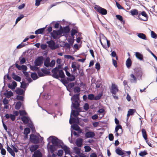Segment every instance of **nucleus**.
Returning <instances> with one entry per match:
<instances>
[{
    "label": "nucleus",
    "instance_id": "1",
    "mask_svg": "<svg viewBox=\"0 0 157 157\" xmlns=\"http://www.w3.org/2000/svg\"><path fill=\"white\" fill-rule=\"evenodd\" d=\"M29 85V83H26L25 79H22V82H20V107L24 108L23 101L24 100V96L26 88Z\"/></svg>",
    "mask_w": 157,
    "mask_h": 157
},
{
    "label": "nucleus",
    "instance_id": "2",
    "mask_svg": "<svg viewBox=\"0 0 157 157\" xmlns=\"http://www.w3.org/2000/svg\"><path fill=\"white\" fill-rule=\"evenodd\" d=\"M52 144L51 145H50L48 146V148H47L48 150L49 149L51 153L54 152L57 149V147L59 148V147H61L62 144H63V143L61 140H59L58 141L56 140L53 139L52 140ZM49 152V151H48Z\"/></svg>",
    "mask_w": 157,
    "mask_h": 157
},
{
    "label": "nucleus",
    "instance_id": "3",
    "mask_svg": "<svg viewBox=\"0 0 157 157\" xmlns=\"http://www.w3.org/2000/svg\"><path fill=\"white\" fill-rule=\"evenodd\" d=\"M148 16L146 13L144 11H143L139 12L138 18H137L140 21H146L148 20Z\"/></svg>",
    "mask_w": 157,
    "mask_h": 157
},
{
    "label": "nucleus",
    "instance_id": "4",
    "mask_svg": "<svg viewBox=\"0 0 157 157\" xmlns=\"http://www.w3.org/2000/svg\"><path fill=\"white\" fill-rule=\"evenodd\" d=\"M29 141L34 144H37L40 142L39 137L35 134H31L29 135Z\"/></svg>",
    "mask_w": 157,
    "mask_h": 157
},
{
    "label": "nucleus",
    "instance_id": "5",
    "mask_svg": "<svg viewBox=\"0 0 157 157\" xmlns=\"http://www.w3.org/2000/svg\"><path fill=\"white\" fill-rule=\"evenodd\" d=\"M94 9L102 15H105L107 13V11L106 9L102 8L99 6L96 5L94 7Z\"/></svg>",
    "mask_w": 157,
    "mask_h": 157
},
{
    "label": "nucleus",
    "instance_id": "6",
    "mask_svg": "<svg viewBox=\"0 0 157 157\" xmlns=\"http://www.w3.org/2000/svg\"><path fill=\"white\" fill-rule=\"evenodd\" d=\"M45 59L42 56H38L34 61L35 65L38 66L41 65L43 63Z\"/></svg>",
    "mask_w": 157,
    "mask_h": 157
},
{
    "label": "nucleus",
    "instance_id": "7",
    "mask_svg": "<svg viewBox=\"0 0 157 157\" xmlns=\"http://www.w3.org/2000/svg\"><path fill=\"white\" fill-rule=\"evenodd\" d=\"M46 26V27H43L42 28L39 29H38L36 30L35 32V33L36 35H38L39 34H43L45 36H47V35H45V30L46 29V26Z\"/></svg>",
    "mask_w": 157,
    "mask_h": 157
},
{
    "label": "nucleus",
    "instance_id": "8",
    "mask_svg": "<svg viewBox=\"0 0 157 157\" xmlns=\"http://www.w3.org/2000/svg\"><path fill=\"white\" fill-rule=\"evenodd\" d=\"M95 136V134L94 132L90 131L86 132L85 134V137L86 138H92L95 139L94 136Z\"/></svg>",
    "mask_w": 157,
    "mask_h": 157
},
{
    "label": "nucleus",
    "instance_id": "9",
    "mask_svg": "<svg viewBox=\"0 0 157 157\" xmlns=\"http://www.w3.org/2000/svg\"><path fill=\"white\" fill-rule=\"evenodd\" d=\"M134 71L135 72V75L137 78L138 79H141L143 74L142 71L139 69L137 68L134 69Z\"/></svg>",
    "mask_w": 157,
    "mask_h": 157
},
{
    "label": "nucleus",
    "instance_id": "10",
    "mask_svg": "<svg viewBox=\"0 0 157 157\" xmlns=\"http://www.w3.org/2000/svg\"><path fill=\"white\" fill-rule=\"evenodd\" d=\"M53 139L56 140L57 141H58L60 140L55 136H50L47 139V141L48 142V143L47 145V148H48V146L50 145V144L51 143H52V140Z\"/></svg>",
    "mask_w": 157,
    "mask_h": 157
},
{
    "label": "nucleus",
    "instance_id": "11",
    "mask_svg": "<svg viewBox=\"0 0 157 157\" xmlns=\"http://www.w3.org/2000/svg\"><path fill=\"white\" fill-rule=\"evenodd\" d=\"M118 91L117 86L115 84H112L111 87V90L110 92L113 94H116V93Z\"/></svg>",
    "mask_w": 157,
    "mask_h": 157
},
{
    "label": "nucleus",
    "instance_id": "12",
    "mask_svg": "<svg viewBox=\"0 0 157 157\" xmlns=\"http://www.w3.org/2000/svg\"><path fill=\"white\" fill-rule=\"evenodd\" d=\"M79 96L80 93L74 94L71 98V101H79L80 99Z\"/></svg>",
    "mask_w": 157,
    "mask_h": 157
},
{
    "label": "nucleus",
    "instance_id": "13",
    "mask_svg": "<svg viewBox=\"0 0 157 157\" xmlns=\"http://www.w3.org/2000/svg\"><path fill=\"white\" fill-rule=\"evenodd\" d=\"M50 34L51 36L55 39H59L60 37V36H59L58 35L57 32L56 30H53L52 32L50 33Z\"/></svg>",
    "mask_w": 157,
    "mask_h": 157
},
{
    "label": "nucleus",
    "instance_id": "14",
    "mask_svg": "<svg viewBox=\"0 0 157 157\" xmlns=\"http://www.w3.org/2000/svg\"><path fill=\"white\" fill-rule=\"evenodd\" d=\"M62 144L61 147H59V148H62L64 151L65 154H70V148L68 147L65 145L63 146Z\"/></svg>",
    "mask_w": 157,
    "mask_h": 157
},
{
    "label": "nucleus",
    "instance_id": "15",
    "mask_svg": "<svg viewBox=\"0 0 157 157\" xmlns=\"http://www.w3.org/2000/svg\"><path fill=\"white\" fill-rule=\"evenodd\" d=\"M55 42L54 40H48L46 41L47 44H48V47L53 50L54 45H55Z\"/></svg>",
    "mask_w": 157,
    "mask_h": 157
},
{
    "label": "nucleus",
    "instance_id": "16",
    "mask_svg": "<svg viewBox=\"0 0 157 157\" xmlns=\"http://www.w3.org/2000/svg\"><path fill=\"white\" fill-rule=\"evenodd\" d=\"M79 101H71V109H76L77 107L80 106Z\"/></svg>",
    "mask_w": 157,
    "mask_h": 157
},
{
    "label": "nucleus",
    "instance_id": "17",
    "mask_svg": "<svg viewBox=\"0 0 157 157\" xmlns=\"http://www.w3.org/2000/svg\"><path fill=\"white\" fill-rule=\"evenodd\" d=\"M19 63L18 61H17L15 63V66L14 64H13L12 66L10 67L8 69V73H9L10 71V70H13L15 68V67L17 68L18 70H20V65L18 64V63Z\"/></svg>",
    "mask_w": 157,
    "mask_h": 157
},
{
    "label": "nucleus",
    "instance_id": "18",
    "mask_svg": "<svg viewBox=\"0 0 157 157\" xmlns=\"http://www.w3.org/2000/svg\"><path fill=\"white\" fill-rule=\"evenodd\" d=\"M11 138L12 140L14 143V144H15L16 146L17 147V144H19V142L17 140V134L14 133L13 135V136H12V137H11Z\"/></svg>",
    "mask_w": 157,
    "mask_h": 157
},
{
    "label": "nucleus",
    "instance_id": "19",
    "mask_svg": "<svg viewBox=\"0 0 157 157\" xmlns=\"http://www.w3.org/2000/svg\"><path fill=\"white\" fill-rule=\"evenodd\" d=\"M78 31V28L76 26L73 27L71 29L70 33L71 35H75Z\"/></svg>",
    "mask_w": 157,
    "mask_h": 157
},
{
    "label": "nucleus",
    "instance_id": "20",
    "mask_svg": "<svg viewBox=\"0 0 157 157\" xmlns=\"http://www.w3.org/2000/svg\"><path fill=\"white\" fill-rule=\"evenodd\" d=\"M39 145L36 144L32 145L29 147V150L31 152H33L36 151V150L38 148Z\"/></svg>",
    "mask_w": 157,
    "mask_h": 157
},
{
    "label": "nucleus",
    "instance_id": "21",
    "mask_svg": "<svg viewBox=\"0 0 157 157\" xmlns=\"http://www.w3.org/2000/svg\"><path fill=\"white\" fill-rule=\"evenodd\" d=\"M21 119L24 124L28 123L29 121L31 120L28 116H22Z\"/></svg>",
    "mask_w": 157,
    "mask_h": 157
},
{
    "label": "nucleus",
    "instance_id": "22",
    "mask_svg": "<svg viewBox=\"0 0 157 157\" xmlns=\"http://www.w3.org/2000/svg\"><path fill=\"white\" fill-rule=\"evenodd\" d=\"M7 151L10 154V155L13 156V157H15V154L14 153V151L13 150V149L10 147L7 144Z\"/></svg>",
    "mask_w": 157,
    "mask_h": 157
},
{
    "label": "nucleus",
    "instance_id": "23",
    "mask_svg": "<svg viewBox=\"0 0 157 157\" xmlns=\"http://www.w3.org/2000/svg\"><path fill=\"white\" fill-rule=\"evenodd\" d=\"M6 92L3 93V95L6 96V98H9L13 95V93L11 91H8L7 90H6Z\"/></svg>",
    "mask_w": 157,
    "mask_h": 157
},
{
    "label": "nucleus",
    "instance_id": "24",
    "mask_svg": "<svg viewBox=\"0 0 157 157\" xmlns=\"http://www.w3.org/2000/svg\"><path fill=\"white\" fill-rule=\"evenodd\" d=\"M78 119H79L78 117H71V116H70V118L69 120V122L71 124H72L74 123H77Z\"/></svg>",
    "mask_w": 157,
    "mask_h": 157
},
{
    "label": "nucleus",
    "instance_id": "25",
    "mask_svg": "<svg viewBox=\"0 0 157 157\" xmlns=\"http://www.w3.org/2000/svg\"><path fill=\"white\" fill-rule=\"evenodd\" d=\"M33 157H42V155L40 150L35 151L33 155Z\"/></svg>",
    "mask_w": 157,
    "mask_h": 157
},
{
    "label": "nucleus",
    "instance_id": "26",
    "mask_svg": "<svg viewBox=\"0 0 157 157\" xmlns=\"http://www.w3.org/2000/svg\"><path fill=\"white\" fill-rule=\"evenodd\" d=\"M83 139L81 138H79L76 140V145L79 147H81L82 144Z\"/></svg>",
    "mask_w": 157,
    "mask_h": 157
},
{
    "label": "nucleus",
    "instance_id": "27",
    "mask_svg": "<svg viewBox=\"0 0 157 157\" xmlns=\"http://www.w3.org/2000/svg\"><path fill=\"white\" fill-rule=\"evenodd\" d=\"M136 35L140 39L144 40H147V38L146 35L142 33H137Z\"/></svg>",
    "mask_w": 157,
    "mask_h": 157
},
{
    "label": "nucleus",
    "instance_id": "28",
    "mask_svg": "<svg viewBox=\"0 0 157 157\" xmlns=\"http://www.w3.org/2000/svg\"><path fill=\"white\" fill-rule=\"evenodd\" d=\"M130 76L131 77V78L130 79V82L132 83H136L137 80L134 75L131 74Z\"/></svg>",
    "mask_w": 157,
    "mask_h": 157
},
{
    "label": "nucleus",
    "instance_id": "29",
    "mask_svg": "<svg viewBox=\"0 0 157 157\" xmlns=\"http://www.w3.org/2000/svg\"><path fill=\"white\" fill-rule=\"evenodd\" d=\"M135 56L136 58L140 60H144L143 55L140 52H135Z\"/></svg>",
    "mask_w": 157,
    "mask_h": 157
},
{
    "label": "nucleus",
    "instance_id": "30",
    "mask_svg": "<svg viewBox=\"0 0 157 157\" xmlns=\"http://www.w3.org/2000/svg\"><path fill=\"white\" fill-rule=\"evenodd\" d=\"M50 59L49 57H47L44 61V65L46 67H48L50 66Z\"/></svg>",
    "mask_w": 157,
    "mask_h": 157
},
{
    "label": "nucleus",
    "instance_id": "31",
    "mask_svg": "<svg viewBox=\"0 0 157 157\" xmlns=\"http://www.w3.org/2000/svg\"><path fill=\"white\" fill-rule=\"evenodd\" d=\"M12 78L15 81L18 82H20V76L16 75L15 72H13L12 74Z\"/></svg>",
    "mask_w": 157,
    "mask_h": 157
},
{
    "label": "nucleus",
    "instance_id": "32",
    "mask_svg": "<svg viewBox=\"0 0 157 157\" xmlns=\"http://www.w3.org/2000/svg\"><path fill=\"white\" fill-rule=\"evenodd\" d=\"M116 153L119 155H122L124 153L122 152V150L120 148H117L115 150Z\"/></svg>",
    "mask_w": 157,
    "mask_h": 157
},
{
    "label": "nucleus",
    "instance_id": "33",
    "mask_svg": "<svg viewBox=\"0 0 157 157\" xmlns=\"http://www.w3.org/2000/svg\"><path fill=\"white\" fill-rule=\"evenodd\" d=\"M63 43L64 44L63 45L60 44V47H66V49H70L71 48V45L70 44L67 42L65 43L64 41H63Z\"/></svg>",
    "mask_w": 157,
    "mask_h": 157
},
{
    "label": "nucleus",
    "instance_id": "34",
    "mask_svg": "<svg viewBox=\"0 0 157 157\" xmlns=\"http://www.w3.org/2000/svg\"><path fill=\"white\" fill-rule=\"evenodd\" d=\"M132 64V62L131 59L129 58L126 61V66L128 68H129L131 66Z\"/></svg>",
    "mask_w": 157,
    "mask_h": 157
},
{
    "label": "nucleus",
    "instance_id": "35",
    "mask_svg": "<svg viewBox=\"0 0 157 157\" xmlns=\"http://www.w3.org/2000/svg\"><path fill=\"white\" fill-rule=\"evenodd\" d=\"M63 30V33L65 34H67L70 31V28L69 25H67L65 27H64Z\"/></svg>",
    "mask_w": 157,
    "mask_h": 157
},
{
    "label": "nucleus",
    "instance_id": "36",
    "mask_svg": "<svg viewBox=\"0 0 157 157\" xmlns=\"http://www.w3.org/2000/svg\"><path fill=\"white\" fill-rule=\"evenodd\" d=\"M130 13L133 16H134L135 15H138V16L139 13L138 10L136 9H134L131 10L130 11Z\"/></svg>",
    "mask_w": 157,
    "mask_h": 157
},
{
    "label": "nucleus",
    "instance_id": "37",
    "mask_svg": "<svg viewBox=\"0 0 157 157\" xmlns=\"http://www.w3.org/2000/svg\"><path fill=\"white\" fill-rule=\"evenodd\" d=\"M21 108V109H20V116H25L28 115L27 113L25 110L24 106V108L23 109L22 107H20V109Z\"/></svg>",
    "mask_w": 157,
    "mask_h": 157
},
{
    "label": "nucleus",
    "instance_id": "38",
    "mask_svg": "<svg viewBox=\"0 0 157 157\" xmlns=\"http://www.w3.org/2000/svg\"><path fill=\"white\" fill-rule=\"evenodd\" d=\"M31 77L33 80H35L38 78V77L35 72H32L31 74Z\"/></svg>",
    "mask_w": 157,
    "mask_h": 157
},
{
    "label": "nucleus",
    "instance_id": "39",
    "mask_svg": "<svg viewBox=\"0 0 157 157\" xmlns=\"http://www.w3.org/2000/svg\"><path fill=\"white\" fill-rule=\"evenodd\" d=\"M71 67L73 69L72 70L71 69L72 71L75 72L77 70L76 68V62H73L71 64Z\"/></svg>",
    "mask_w": 157,
    "mask_h": 157
},
{
    "label": "nucleus",
    "instance_id": "40",
    "mask_svg": "<svg viewBox=\"0 0 157 157\" xmlns=\"http://www.w3.org/2000/svg\"><path fill=\"white\" fill-rule=\"evenodd\" d=\"M141 132L142 136L144 139L145 140L147 139V135L145 130L144 128H143L141 130Z\"/></svg>",
    "mask_w": 157,
    "mask_h": 157
},
{
    "label": "nucleus",
    "instance_id": "41",
    "mask_svg": "<svg viewBox=\"0 0 157 157\" xmlns=\"http://www.w3.org/2000/svg\"><path fill=\"white\" fill-rule=\"evenodd\" d=\"M59 77L61 78H65V76L63 70H60L59 71Z\"/></svg>",
    "mask_w": 157,
    "mask_h": 157
},
{
    "label": "nucleus",
    "instance_id": "42",
    "mask_svg": "<svg viewBox=\"0 0 157 157\" xmlns=\"http://www.w3.org/2000/svg\"><path fill=\"white\" fill-rule=\"evenodd\" d=\"M119 129H121V133H122L123 132V129H122V128L121 125L120 124H118V125H117L116 126L115 128V130L114 132H118V131Z\"/></svg>",
    "mask_w": 157,
    "mask_h": 157
},
{
    "label": "nucleus",
    "instance_id": "43",
    "mask_svg": "<svg viewBox=\"0 0 157 157\" xmlns=\"http://www.w3.org/2000/svg\"><path fill=\"white\" fill-rule=\"evenodd\" d=\"M71 127L75 131H78V130L80 128V127L76 124H74L71 125Z\"/></svg>",
    "mask_w": 157,
    "mask_h": 157
},
{
    "label": "nucleus",
    "instance_id": "44",
    "mask_svg": "<svg viewBox=\"0 0 157 157\" xmlns=\"http://www.w3.org/2000/svg\"><path fill=\"white\" fill-rule=\"evenodd\" d=\"M103 95V92H101V93H99L96 96H94V100H98L100 99L101 97Z\"/></svg>",
    "mask_w": 157,
    "mask_h": 157
},
{
    "label": "nucleus",
    "instance_id": "45",
    "mask_svg": "<svg viewBox=\"0 0 157 157\" xmlns=\"http://www.w3.org/2000/svg\"><path fill=\"white\" fill-rule=\"evenodd\" d=\"M78 120L77 123L81 126H84V124L82 121V119L79 118V119H78Z\"/></svg>",
    "mask_w": 157,
    "mask_h": 157
},
{
    "label": "nucleus",
    "instance_id": "46",
    "mask_svg": "<svg viewBox=\"0 0 157 157\" xmlns=\"http://www.w3.org/2000/svg\"><path fill=\"white\" fill-rule=\"evenodd\" d=\"M116 16L117 19L119 20L121 22H123V23H125V21L123 20V17L121 15H117Z\"/></svg>",
    "mask_w": 157,
    "mask_h": 157
},
{
    "label": "nucleus",
    "instance_id": "47",
    "mask_svg": "<svg viewBox=\"0 0 157 157\" xmlns=\"http://www.w3.org/2000/svg\"><path fill=\"white\" fill-rule=\"evenodd\" d=\"M74 150L75 151V153L78 155L80 152L81 149L77 147H74Z\"/></svg>",
    "mask_w": 157,
    "mask_h": 157
},
{
    "label": "nucleus",
    "instance_id": "48",
    "mask_svg": "<svg viewBox=\"0 0 157 157\" xmlns=\"http://www.w3.org/2000/svg\"><path fill=\"white\" fill-rule=\"evenodd\" d=\"M30 132V129L28 127H26L24 128V134H28Z\"/></svg>",
    "mask_w": 157,
    "mask_h": 157
},
{
    "label": "nucleus",
    "instance_id": "49",
    "mask_svg": "<svg viewBox=\"0 0 157 157\" xmlns=\"http://www.w3.org/2000/svg\"><path fill=\"white\" fill-rule=\"evenodd\" d=\"M148 153H147V151L146 150H144L143 151H140L139 154L140 156L141 157H144V156L146 155Z\"/></svg>",
    "mask_w": 157,
    "mask_h": 157
},
{
    "label": "nucleus",
    "instance_id": "50",
    "mask_svg": "<svg viewBox=\"0 0 157 157\" xmlns=\"http://www.w3.org/2000/svg\"><path fill=\"white\" fill-rule=\"evenodd\" d=\"M136 112V111L135 109H130L128 111V113L130 115H134V113Z\"/></svg>",
    "mask_w": 157,
    "mask_h": 157
},
{
    "label": "nucleus",
    "instance_id": "51",
    "mask_svg": "<svg viewBox=\"0 0 157 157\" xmlns=\"http://www.w3.org/2000/svg\"><path fill=\"white\" fill-rule=\"evenodd\" d=\"M74 93H78L81 91V89L79 87L75 86L73 88Z\"/></svg>",
    "mask_w": 157,
    "mask_h": 157
},
{
    "label": "nucleus",
    "instance_id": "52",
    "mask_svg": "<svg viewBox=\"0 0 157 157\" xmlns=\"http://www.w3.org/2000/svg\"><path fill=\"white\" fill-rule=\"evenodd\" d=\"M85 149V151L86 152H89L91 150L90 147L88 145H86L84 147Z\"/></svg>",
    "mask_w": 157,
    "mask_h": 157
},
{
    "label": "nucleus",
    "instance_id": "53",
    "mask_svg": "<svg viewBox=\"0 0 157 157\" xmlns=\"http://www.w3.org/2000/svg\"><path fill=\"white\" fill-rule=\"evenodd\" d=\"M151 36L152 38L156 39L157 38V35L153 31H151Z\"/></svg>",
    "mask_w": 157,
    "mask_h": 157
},
{
    "label": "nucleus",
    "instance_id": "54",
    "mask_svg": "<svg viewBox=\"0 0 157 157\" xmlns=\"http://www.w3.org/2000/svg\"><path fill=\"white\" fill-rule=\"evenodd\" d=\"M73 134L74 136H76V137H78L80 135H78V134L75 131H73L72 130H71V138H72Z\"/></svg>",
    "mask_w": 157,
    "mask_h": 157
},
{
    "label": "nucleus",
    "instance_id": "55",
    "mask_svg": "<svg viewBox=\"0 0 157 157\" xmlns=\"http://www.w3.org/2000/svg\"><path fill=\"white\" fill-rule=\"evenodd\" d=\"M59 80L65 86H66L68 83V82H67V81L66 80V79L64 78H62V79H59Z\"/></svg>",
    "mask_w": 157,
    "mask_h": 157
},
{
    "label": "nucleus",
    "instance_id": "56",
    "mask_svg": "<svg viewBox=\"0 0 157 157\" xmlns=\"http://www.w3.org/2000/svg\"><path fill=\"white\" fill-rule=\"evenodd\" d=\"M88 99L90 100H94V95L93 94H90L88 95Z\"/></svg>",
    "mask_w": 157,
    "mask_h": 157
},
{
    "label": "nucleus",
    "instance_id": "57",
    "mask_svg": "<svg viewBox=\"0 0 157 157\" xmlns=\"http://www.w3.org/2000/svg\"><path fill=\"white\" fill-rule=\"evenodd\" d=\"M81 82L80 83V86L81 87H82L83 89L85 90L86 89V86L85 83H83L81 81H80Z\"/></svg>",
    "mask_w": 157,
    "mask_h": 157
},
{
    "label": "nucleus",
    "instance_id": "58",
    "mask_svg": "<svg viewBox=\"0 0 157 157\" xmlns=\"http://www.w3.org/2000/svg\"><path fill=\"white\" fill-rule=\"evenodd\" d=\"M116 2V4L117 8L121 10H124V8L121 6V5L116 1H115Z\"/></svg>",
    "mask_w": 157,
    "mask_h": 157
},
{
    "label": "nucleus",
    "instance_id": "59",
    "mask_svg": "<svg viewBox=\"0 0 157 157\" xmlns=\"http://www.w3.org/2000/svg\"><path fill=\"white\" fill-rule=\"evenodd\" d=\"M63 153V151L62 149H60L58 151L57 155L59 157L62 156Z\"/></svg>",
    "mask_w": 157,
    "mask_h": 157
},
{
    "label": "nucleus",
    "instance_id": "60",
    "mask_svg": "<svg viewBox=\"0 0 157 157\" xmlns=\"http://www.w3.org/2000/svg\"><path fill=\"white\" fill-rule=\"evenodd\" d=\"M27 69V67L25 65H20V70H23L24 71H26Z\"/></svg>",
    "mask_w": 157,
    "mask_h": 157
},
{
    "label": "nucleus",
    "instance_id": "61",
    "mask_svg": "<svg viewBox=\"0 0 157 157\" xmlns=\"http://www.w3.org/2000/svg\"><path fill=\"white\" fill-rule=\"evenodd\" d=\"M53 74L52 75V76L54 78L59 80V75L57 73H53Z\"/></svg>",
    "mask_w": 157,
    "mask_h": 157
},
{
    "label": "nucleus",
    "instance_id": "62",
    "mask_svg": "<svg viewBox=\"0 0 157 157\" xmlns=\"http://www.w3.org/2000/svg\"><path fill=\"white\" fill-rule=\"evenodd\" d=\"M84 109L85 111H87L89 108V105L88 103H86L85 104L84 106Z\"/></svg>",
    "mask_w": 157,
    "mask_h": 157
},
{
    "label": "nucleus",
    "instance_id": "63",
    "mask_svg": "<svg viewBox=\"0 0 157 157\" xmlns=\"http://www.w3.org/2000/svg\"><path fill=\"white\" fill-rule=\"evenodd\" d=\"M59 71L58 68L57 67V66H56L52 70L51 72L52 73H57L58 71L59 72Z\"/></svg>",
    "mask_w": 157,
    "mask_h": 157
},
{
    "label": "nucleus",
    "instance_id": "64",
    "mask_svg": "<svg viewBox=\"0 0 157 157\" xmlns=\"http://www.w3.org/2000/svg\"><path fill=\"white\" fill-rule=\"evenodd\" d=\"M148 51L150 52L152 56L155 58L156 61H157V56L149 49H147Z\"/></svg>",
    "mask_w": 157,
    "mask_h": 157
}]
</instances>
